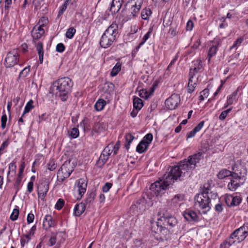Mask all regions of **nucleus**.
I'll list each match as a JSON object with an SVG mask.
<instances>
[{"label":"nucleus","mask_w":248,"mask_h":248,"mask_svg":"<svg viewBox=\"0 0 248 248\" xmlns=\"http://www.w3.org/2000/svg\"><path fill=\"white\" fill-rule=\"evenodd\" d=\"M22 179V178H18V177H17V178L16 179V181H15V184H14V186H15V187H16V188L17 189V190L19 188V186H20V184L21 183Z\"/></svg>","instance_id":"obj_62"},{"label":"nucleus","mask_w":248,"mask_h":248,"mask_svg":"<svg viewBox=\"0 0 248 248\" xmlns=\"http://www.w3.org/2000/svg\"><path fill=\"white\" fill-rule=\"evenodd\" d=\"M145 209V202L143 199L137 201L130 207V211L133 213H139L144 211Z\"/></svg>","instance_id":"obj_10"},{"label":"nucleus","mask_w":248,"mask_h":248,"mask_svg":"<svg viewBox=\"0 0 248 248\" xmlns=\"http://www.w3.org/2000/svg\"><path fill=\"white\" fill-rule=\"evenodd\" d=\"M217 50V46H213L211 47L208 50L207 59L208 62H210L211 58L216 54Z\"/></svg>","instance_id":"obj_33"},{"label":"nucleus","mask_w":248,"mask_h":248,"mask_svg":"<svg viewBox=\"0 0 248 248\" xmlns=\"http://www.w3.org/2000/svg\"><path fill=\"white\" fill-rule=\"evenodd\" d=\"M234 235L236 237L238 243H239L244 240L248 236V234L240 228L236 229L233 232H232V236Z\"/></svg>","instance_id":"obj_15"},{"label":"nucleus","mask_w":248,"mask_h":248,"mask_svg":"<svg viewBox=\"0 0 248 248\" xmlns=\"http://www.w3.org/2000/svg\"><path fill=\"white\" fill-rule=\"evenodd\" d=\"M184 199V196L182 194H177L175 195L171 200L170 205L175 206L179 202H182Z\"/></svg>","instance_id":"obj_25"},{"label":"nucleus","mask_w":248,"mask_h":248,"mask_svg":"<svg viewBox=\"0 0 248 248\" xmlns=\"http://www.w3.org/2000/svg\"><path fill=\"white\" fill-rule=\"evenodd\" d=\"M118 33V25L113 22L102 35L100 41V46L105 48L109 47L116 40Z\"/></svg>","instance_id":"obj_3"},{"label":"nucleus","mask_w":248,"mask_h":248,"mask_svg":"<svg viewBox=\"0 0 248 248\" xmlns=\"http://www.w3.org/2000/svg\"><path fill=\"white\" fill-rule=\"evenodd\" d=\"M64 49L65 46L62 43H59L56 46V51L58 52L62 53L64 51Z\"/></svg>","instance_id":"obj_56"},{"label":"nucleus","mask_w":248,"mask_h":248,"mask_svg":"<svg viewBox=\"0 0 248 248\" xmlns=\"http://www.w3.org/2000/svg\"><path fill=\"white\" fill-rule=\"evenodd\" d=\"M122 3L120 2V0H113L110 7V11L112 14L117 13L121 9Z\"/></svg>","instance_id":"obj_18"},{"label":"nucleus","mask_w":248,"mask_h":248,"mask_svg":"<svg viewBox=\"0 0 248 248\" xmlns=\"http://www.w3.org/2000/svg\"><path fill=\"white\" fill-rule=\"evenodd\" d=\"M65 202L62 199H59L55 204V208L57 210H61Z\"/></svg>","instance_id":"obj_46"},{"label":"nucleus","mask_w":248,"mask_h":248,"mask_svg":"<svg viewBox=\"0 0 248 248\" xmlns=\"http://www.w3.org/2000/svg\"><path fill=\"white\" fill-rule=\"evenodd\" d=\"M19 54L16 50H13L9 52L5 59L4 64L6 67L10 68L18 63Z\"/></svg>","instance_id":"obj_7"},{"label":"nucleus","mask_w":248,"mask_h":248,"mask_svg":"<svg viewBox=\"0 0 248 248\" xmlns=\"http://www.w3.org/2000/svg\"><path fill=\"white\" fill-rule=\"evenodd\" d=\"M194 66L192 67L190 69L189 71V77L194 78L195 74L198 73L200 71V70L202 68V62L200 60H197L194 62Z\"/></svg>","instance_id":"obj_14"},{"label":"nucleus","mask_w":248,"mask_h":248,"mask_svg":"<svg viewBox=\"0 0 248 248\" xmlns=\"http://www.w3.org/2000/svg\"><path fill=\"white\" fill-rule=\"evenodd\" d=\"M153 138V135L151 133H149L144 137L143 140L141 141H145L146 143H148V145H149L152 141Z\"/></svg>","instance_id":"obj_44"},{"label":"nucleus","mask_w":248,"mask_h":248,"mask_svg":"<svg viewBox=\"0 0 248 248\" xmlns=\"http://www.w3.org/2000/svg\"><path fill=\"white\" fill-rule=\"evenodd\" d=\"M209 94V91L208 89H205L201 92V95L199 96V100L201 101H203L204 98L208 97Z\"/></svg>","instance_id":"obj_40"},{"label":"nucleus","mask_w":248,"mask_h":248,"mask_svg":"<svg viewBox=\"0 0 248 248\" xmlns=\"http://www.w3.org/2000/svg\"><path fill=\"white\" fill-rule=\"evenodd\" d=\"M232 177V180H236L240 182L241 177L239 176L237 173L232 172V174L230 175Z\"/></svg>","instance_id":"obj_59"},{"label":"nucleus","mask_w":248,"mask_h":248,"mask_svg":"<svg viewBox=\"0 0 248 248\" xmlns=\"http://www.w3.org/2000/svg\"><path fill=\"white\" fill-rule=\"evenodd\" d=\"M232 174V171L226 169H223L221 170L218 175V178L220 179H223L226 177L230 176Z\"/></svg>","instance_id":"obj_28"},{"label":"nucleus","mask_w":248,"mask_h":248,"mask_svg":"<svg viewBox=\"0 0 248 248\" xmlns=\"http://www.w3.org/2000/svg\"><path fill=\"white\" fill-rule=\"evenodd\" d=\"M151 95V93H148L144 90H141L140 91L139 95L142 98L147 99L149 96Z\"/></svg>","instance_id":"obj_52"},{"label":"nucleus","mask_w":248,"mask_h":248,"mask_svg":"<svg viewBox=\"0 0 248 248\" xmlns=\"http://www.w3.org/2000/svg\"><path fill=\"white\" fill-rule=\"evenodd\" d=\"M143 0H129L126 5L130 7L131 14L133 17L136 16L139 14L143 3Z\"/></svg>","instance_id":"obj_8"},{"label":"nucleus","mask_w":248,"mask_h":248,"mask_svg":"<svg viewBox=\"0 0 248 248\" xmlns=\"http://www.w3.org/2000/svg\"><path fill=\"white\" fill-rule=\"evenodd\" d=\"M184 218L188 221H197L198 216L197 214L192 211L188 210L184 214Z\"/></svg>","instance_id":"obj_19"},{"label":"nucleus","mask_w":248,"mask_h":248,"mask_svg":"<svg viewBox=\"0 0 248 248\" xmlns=\"http://www.w3.org/2000/svg\"><path fill=\"white\" fill-rule=\"evenodd\" d=\"M148 146V143H146L144 141H141L137 145L136 151L140 154L143 153L147 150Z\"/></svg>","instance_id":"obj_21"},{"label":"nucleus","mask_w":248,"mask_h":248,"mask_svg":"<svg viewBox=\"0 0 248 248\" xmlns=\"http://www.w3.org/2000/svg\"><path fill=\"white\" fill-rule=\"evenodd\" d=\"M34 216L32 213H30L28 215L27 221L28 223H32L33 221Z\"/></svg>","instance_id":"obj_60"},{"label":"nucleus","mask_w":248,"mask_h":248,"mask_svg":"<svg viewBox=\"0 0 248 248\" xmlns=\"http://www.w3.org/2000/svg\"><path fill=\"white\" fill-rule=\"evenodd\" d=\"M95 196L96 193L94 191H92L87 193V196L84 202L87 208H91L93 207Z\"/></svg>","instance_id":"obj_13"},{"label":"nucleus","mask_w":248,"mask_h":248,"mask_svg":"<svg viewBox=\"0 0 248 248\" xmlns=\"http://www.w3.org/2000/svg\"><path fill=\"white\" fill-rule=\"evenodd\" d=\"M159 214L161 216L159 220L163 222L164 226H163L162 225H159V222H156L158 231L161 232L163 231H165V226H169L172 227L176 225L177 221L176 218L173 216L170 215L167 213H162L160 212Z\"/></svg>","instance_id":"obj_5"},{"label":"nucleus","mask_w":248,"mask_h":248,"mask_svg":"<svg viewBox=\"0 0 248 248\" xmlns=\"http://www.w3.org/2000/svg\"><path fill=\"white\" fill-rule=\"evenodd\" d=\"M19 215V210L17 208H15L13 210L12 213L10 216V219L13 221L16 220Z\"/></svg>","instance_id":"obj_43"},{"label":"nucleus","mask_w":248,"mask_h":248,"mask_svg":"<svg viewBox=\"0 0 248 248\" xmlns=\"http://www.w3.org/2000/svg\"><path fill=\"white\" fill-rule=\"evenodd\" d=\"M152 14V12L149 8H145L143 9L141 13V17L144 20L148 19L149 16Z\"/></svg>","instance_id":"obj_29"},{"label":"nucleus","mask_w":248,"mask_h":248,"mask_svg":"<svg viewBox=\"0 0 248 248\" xmlns=\"http://www.w3.org/2000/svg\"><path fill=\"white\" fill-rule=\"evenodd\" d=\"M33 103V101L32 100H30L27 103L24 108V110L22 114V116H23L26 113L29 112L31 110V109H32L34 108V106L32 105Z\"/></svg>","instance_id":"obj_31"},{"label":"nucleus","mask_w":248,"mask_h":248,"mask_svg":"<svg viewBox=\"0 0 248 248\" xmlns=\"http://www.w3.org/2000/svg\"><path fill=\"white\" fill-rule=\"evenodd\" d=\"M49 189L48 184L46 182L40 183L38 186L37 194L39 198L43 199Z\"/></svg>","instance_id":"obj_11"},{"label":"nucleus","mask_w":248,"mask_h":248,"mask_svg":"<svg viewBox=\"0 0 248 248\" xmlns=\"http://www.w3.org/2000/svg\"><path fill=\"white\" fill-rule=\"evenodd\" d=\"M121 69V64L120 62L116 63L110 72V76L112 77L116 76L119 71H120Z\"/></svg>","instance_id":"obj_30"},{"label":"nucleus","mask_w":248,"mask_h":248,"mask_svg":"<svg viewBox=\"0 0 248 248\" xmlns=\"http://www.w3.org/2000/svg\"><path fill=\"white\" fill-rule=\"evenodd\" d=\"M240 228L248 235V223H245L242 226L240 227Z\"/></svg>","instance_id":"obj_64"},{"label":"nucleus","mask_w":248,"mask_h":248,"mask_svg":"<svg viewBox=\"0 0 248 248\" xmlns=\"http://www.w3.org/2000/svg\"><path fill=\"white\" fill-rule=\"evenodd\" d=\"M232 196L231 195H227L225 197V202L229 206H232Z\"/></svg>","instance_id":"obj_55"},{"label":"nucleus","mask_w":248,"mask_h":248,"mask_svg":"<svg viewBox=\"0 0 248 248\" xmlns=\"http://www.w3.org/2000/svg\"><path fill=\"white\" fill-rule=\"evenodd\" d=\"M45 33L44 29L40 26L35 25L31 31V35L34 39H39Z\"/></svg>","instance_id":"obj_12"},{"label":"nucleus","mask_w":248,"mask_h":248,"mask_svg":"<svg viewBox=\"0 0 248 248\" xmlns=\"http://www.w3.org/2000/svg\"><path fill=\"white\" fill-rule=\"evenodd\" d=\"M196 81L197 80L193 81V78L191 77L189 78L187 85L188 93H191L194 91L195 88L197 85Z\"/></svg>","instance_id":"obj_26"},{"label":"nucleus","mask_w":248,"mask_h":248,"mask_svg":"<svg viewBox=\"0 0 248 248\" xmlns=\"http://www.w3.org/2000/svg\"><path fill=\"white\" fill-rule=\"evenodd\" d=\"M193 27V23L191 20H188L187 22L186 29L187 31H190Z\"/></svg>","instance_id":"obj_61"},{"label":"nucleus","mask_w":248,"mask_h":248,"mask_svg":"<svg viewBox=\"0 0 248 248\" xmlns=\"http://www.w3.org/2000/svg\"><path fill=\"white\" fill-rule=\"evenodd\" d=\"M106 102L103 99H99L95 103L94 107L97 111H101L104 108Z\"/></svg>","instance_id":"obj_23"},{"label":"nucleus","mask_w":248,"mask_h":248,"mask_svg":"<svg viewBox=\"0 0 248 248\" xmlns=\"http://www.w3.org/2000/svg\"><path fill=\"white\" fill-rule=\"evenodd\" d=\"M233 200L232 202V206L238 205L241 202V199L239 196H232Z\"/></svg>","instance_id":"obj_47"},{"label":"nucleus","mask_w":248,"mask_h":248,"mask_svg":"<svg viewBox=\"0 0 248 248\" xmlns=\"http://www.w3.org/2000/svg\"><path fill=\"white\" fill-rule=\"evenodd\" d=\"M74 169V165L70 161H65L57 172L58 181L62 182L69 177Z\"/></svg>","instance_id":"obj_6"},{"label":"nucleus","mask_w":248,"mask_h":248,"mask_svg":"<svg viewBox=\"0 0 248 248\" xmlns=\"http://www.w3.org/2000/svg\"><path fill=\"white\" fill-rule=\"evenodd\" d=\"M112 144H108L107 147H106L102 153L103 154L102 156L106 155L109 157L110 154L113 153V150L112 149Z\"/></svg>","instance_id":"obj_34"},{"label":"nucleus","mask_w":248,"mask_h":248,"mask_svg":"<svg viewBox=\"0 0 248 248\" xmlns=\"http://www.w3.org/2000/svg\"><path fill=\"white\" fill-rule=\"evenodd\" d=\"M53 85L56 88V95L62 101L67 100L73 85L72 79L68 77L62 78L56 80Z\"/></svg>","instance_id":"obj_2"},{"label":"nucleus","mask_w":248,"mask_h":248,"mask_svg":"<svg viewBox=\"0 0 248 248\" xmlns=\"http://www.w3.org/2000/svg\"><path fill=\"white\" fill-rule=\"evenodd\" d=\"M30 66H28V67H25L23 70H22L19 74V78L26 77L28 75V73L30 72Z\"/></svg>","instance_id":"obj_48"},{"label":"nucleus","mask_w":248,"mask_h":248,"mask_svg":"<svg viewBox=\"0 0 248 248\" xmlns=\"http://www.w3.org/2000/svg\"><path fill=\"white\" fill-rule=\"evenodd\" d=\"M203 158L202 153L199 152L189 157V159L181 161L178 165L173 167L162 178L152 184L150 189L152 194L158 196L164 193L170 185L181 177L188 175V172L195 168L196 164Z\"/></svg>","instance_id":"obj_1"},{"label":"nucleus","mask_w":248,"mask_h":248,"mask_svg":"<svg viewBox=\"0 0 248 248\" xmlns=\"http://www.w3.org/2000/svg\"><path fill=\"white\" fill-rule=\"evenodd\" d=\"M69 2L66 0L65 1V2L62 4V5L61 6L59 10L58 16H61L63 14V13L65 11Z\"/></svg>","instance_id":"obj_49"},{"label":"nucleus","mask_w":248,"mask_h":248,"mask_svg":"<svg viewBox=\"0 0 248 248\" xmlns=\"http://www.w3.org/2000/svg\"><path fill=\"white\" fill-rule=\"evenodd\" d=\"M153 30V27H151L148 32L144 35L143 37L142 38V41L140 42V45H143L145 42L148 39V38L150 37L152 31Z\"/></svg>","instance_id":"obj_37"},{"label":"nucleus","mask_w":248,"mask_h":248,"mask_svg":"<svg viewBox=\"0 0 248 248\" xmlns=\"http://www.w3.org/2000/svg\"><path fill=\"white\" fill-rule=\"evenodd\" d=\"M86 207L85 203L83 202L76 204L74 209V215L77 217L80 216L85 211Z\"/></svg>","instance_id":"obj_16"},{"label":"nucleus","mask_w":248,"mask_h":248,"mask_svg":"<svg viewBox=\"0 0 248 248\" xmlns=\"http://www.w3.org/2000/svg\"><path fill=\"white\" fill-rule=\"evenodd\" d=\"M16 166L14 162H11L9 165V171L8 172V176L11 172H13L15 175L16 173Z\"/></svg>","instance_id":"obj_45"},{"label":"nucleus","mask_w":248,"mask_h":248,"mask_svg":"<svg viewBox=\"0 0 248 248\" xmlns=\"http://www.w3.org/2000/svg\"><path fill=\"white\" fill-rule=\"evenodd\" d=\"M57 167L56 164L55 163L54 160H50L47 164V169L50 170H54Z\"/></svg>","instance_id":"obj_51"},{"label":"nucleus","mask_w":248,"mask_h":248,"mask_svg":"<svg viewBox=\"0 0 248 248\" xmlns=\"http://www.w3.org/2000/svg\"><path fill=\"white\" fill-rule=\"evenodd\" d=\"M7 120V115L5 113L3 114L1 118V127L2 129L5 128Z\"/></svg>","instance_id":"obj_50"},{"label":"nucleus","mask_w":248,"mask_h":248,"mask_svg":"<svg viewBox=\"0 0 248 248\" xmlns=\"http://www.w3.org/2000/svg\"><path fill=\"white\" fill-rule=\"evenodd\" d=\"M133 102L134 108L137 110H140L143 107L142 101L139 97H135Z\"/></svg>","instance_id":"obj_27"},{"label":"nucleus","mask_w":248,"mask_h":248,"mask_svg":"<svg viewBox=\"0 0 248 248\" xmlns=\"http://www.w3.org/2000/svg\"><path fill=\"white\" fill-rule=\"evenodd\" d=\"M75 33L76 30L74 28L71 27L67 30L65 36L67 38L71 39L73 38Z\"/></svg>","instance_id":"obj_38"},{"label":"nucleus","mask_w":248,"mask_h":248,"mask_svg":"<svg viewBox=\"0 0 248 248\" xmlns=\"http://www.w3.org/2000/svg\"><path fill=\"white\" fill-rule=\"evenodd\" d=\"M104 130L103 124L100 123H96L93 127V131L96 133H99Z\"/></svg>","instance_id":"obj_32"},{"label":"nucleus","mask_w":248,"mask_h":248,"mask_svg":"<svg viewBox=\"0 0 248 248\" xmlns=\"http://www.w3.org/2000/svg\"><path fill=\"white\" fill-rule=\"evenodd\" d=\"M103 156V154L101 153V155L100 156V157L99 158V160L98 161V164L101 161L102 165H103L104 164H105L106 162V161H107V160L108 158V156H106V155H104L103 156Z\"/></svg>","instance_id":"obj_54"},{"label":"nucleus","mask_w":248,"mask_h":248,"mask_svg":"<svg viewBox=\"0 0 248 248\" xmlns=\"http://www.w3.org/2000/svg\"><path fill=\"white\" fill-rule=\"evenodd\" d=\"M79 134L78 129L77 128L74 127L71 129L69 135L71 138L75 139L78 137Z\"/></svg>","instance_id":"obj_41"},{"label":"nucleus","mask_w":248,"mask_h":248,"mask_svg":"<svg viewBox=\"0 0 248 248\" xmlns=\"http://www.w3.org/2000/svg\"><path fill=\"white\" fill-rule=\"evenodd\" d=\"M125 141L126 142V143L125 144V147L127 150H128L129 148L130 144L131 143V142L133 141V140H134V137L132 135H131L130 134H126L125 135Z\"/></svg>","instance_id":"obj_35"},{"label":"nucleus","mask_w":248,"mask_h":248,"mask_svg":"<svg viewBox=\"0 0 248 248\" xmlns=\"http://www.w3.org/2000/svg\"><path fill=\"white\" fill-rule=\"evenodd\" d=\"M112 186V184L110 183H106L102 187L104 192H107Z\"/></svg>","instance_id":"obj_57"},{"label":"nucleus","mask_w":248,"mask_h":248,"mask_svg":"<svg viewBox=\"0 0 248 248\" xmlns=\"http://www.w3.org/2000/svg\"><path fill=\"white\" fill-rule=\"evenodd\" d=\"M48 23V20L47 18L43 16L39 19L38 24L37 25H36V26H40V27H42L43 28V27L46 26Z\"/></svg>","instance_id":"obj_39"},{"label":"nucleus","mask_w":248,"mask_h":248,"mask_svg":"<svg viewBox=\"0 0 248 248\" xmlns=\"http://www.w3.org/2000/svg\"><path fill=\"white\" fill-rule=\"evenodd\" d=\"M77 186L78 187V194L81 197L86 192L87 187V183L84 179H79L78 181Z\"/></svg>","instance_id":"obj_17"},{"label":"nucleus","mask_w":248,"mask_h":248,"mask_svg":"<svg viewBox=\"0 0 248 248\" xmlns=\"http://www.w3.org/2000/svg\"><path fill=\"white\" fill-rule=\"evenodd\" d=\"M56 242V239L55 237H51L48 243V246L49 247H52L55 244Z\"/></svg>","instance_id":"obj_63"},{"label":"nucleus","mask_w":248,"mask_h":248,"mask_svg":"<svg viewBox=\"0 0 248 248\" xmlns=\"http://www.w3.org/2000/svg\"><path fill=\"white\" fill-rule=\"evenodd\" d=\"M237 94V91H235L232 94L227 97V102H228V105L232 104L233 101L236 99Z\"/></svg>","instance_id":"obj_36"},{"label":"nucleus","mask_w":248,"mask_h":248,"mask_svg":"<svg viewBox=\"0 0 248 248\" xmlns=\"http://www.w3.org/2000/svg\"><path fill=\"white\" fill-rule=\"evenodd\" d=\"M241 184L239 181L231 180V182L228 184V188L230 190L234 191Z\"/></svg>","instance_id":"obj_22"},{"label":"nucleus","mask_w":248,"mask_h":248,"mask_svg":"<svg viewBox=\"0 0 248 248\" xmlns=\"http://www.w3.org/2000/svg\"><path fill=\"white\" fill-rule=\"evenodd\" d=\"M53 226L54 221L52 220L51 216L48 215H46L43 220V226L47 229Z\"/></svg>","instance_id":"obj_20"},{"label":"nucleus","mask_w":248,"mask_h":248,"mask_svg":"<svg viewBox=\"0 0 248 248\" xmlns=\"http://www.w3.org/2000/svg\"><path fill=\"white\" fill-rule=\"evenodd\" d=\"M225 241L231 246L232 245L235 244V242L237 243V240L236 236L234 235L232 236V233L231 234L230 237L227 239Z\"/></svg>","instance_id":"obj_42"},{"label":"nucleus","mask_w":248,"mask_h":248,"mask_svg":"<svg viewBox=\"0 0 248 248\" xmlns=\"http://www.w3.org/2000/svg\"><path fill=\"white\" fill-rule=\"evenodd\" d=\"M36 49L38 51V54L39 55V61H40V62L41 63L43 62V55H44L43 44L41 42H39L37 44Z\"/></svg>","instance_id":"obj_24"},{"label":"nucleus","mask_w":248,"mask_h":248,"mask_svg":"<svg viewBox=\"0 0 248 248\" xmlns=\"http://www.w3.org/2000/svg\"><path fill=\"white\" fill-rule=\"evenodd\" d=\"M243 38L240 37L238 38L233 43V45L231 47L230 49H232L233 48L236 47L238 46H239L243 42Z\"/></svg>","instance_id":"obj_53"},{"label":"nucleus","mask_w":248,"mask_h":248,"mask_svg":"<svg viewBox=\"0 0 248 248\" xmlns=\"http://www.w3.org/2000/svg\"><path fill=\"white\" fill-rule=\"evenodd\" d=\"M195 206L202 210L203 214H206L211 209L210 200L208 189H205L202 193L197 194L194 198Z\"/></svg>","instance_id":"obj_4"},{"label":"nucleus","mask_w":248,"mask_h":248,"mask_svg":"<svg viewBox=\"0 0 248 248\" xmlns=\"http://www.w3.org/2000/svg\"><path fill=\"white\" fill-rule=\"evenodd\" d=\"M180 102V96L177 94H173L166 100L165 103L168 109L173 110L176 108Z\"/></svg>","instance_id":"obj_9"},{"label":"nucleus","mask_w":248,"mask_h":248,"mask_svg":"<svg viewBox=\"0 0 248 248\" xmlns=\"http://www.w3.org/2000/svg\"><path fill=\"white\" fill-rule=\"evenodd\" d=\"M204 124V121H201L199 124L195 127L193 129L196 132L200 131L201 129L202 128Z\"/></svg>","instance_id":"obj_58"}]
</instances>
